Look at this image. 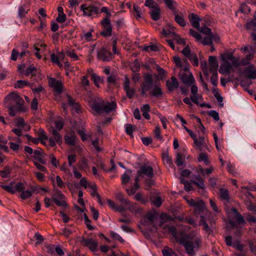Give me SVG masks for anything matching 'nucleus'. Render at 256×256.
Returning <instances> with one entry per match:
<instances>
[{
  "mask_svg": "<svg viewBox=\"0 0 256 256\" xmlns=\"http://www.w3.org/2000/svg\"><path fill=\"white\" fill-rule=\"evenodd\" d=\"M194 140L200 150L202 151L204 148H206L204 138L203 136H200L198 138L196 137Z\"/></svg>",
  "mask_w": 256,
  "mask_h": 256,
  "instance_id": "nucleus-23",
  "label": "nucleus"
},
{
  "mask_svg": "<svg viewBox=\"0 0 256 256\" xmlns=\"http://www.w3.org/2000/svg\"><path fill=\"white\" fill-rule=\"evenodd\" d=\"M200 32L204 34L208 35V36H212V32L211 30L206 27V26H202L200 28Z\"/></svg>",
  "mask_w": 256,
  "mask_h": 256,
  "instance_id": "nucleus-53",
  "label": "nucleus"
},
{
  "mask_svg": "<svg viewBox=\"0 0 256 256\" xmlns=\"http://www.w3.org/2000/svg\"><path fill=\"white\" fill-rule=\"evenodd\" d=\"M45 155L44 153L41 150H36L34 152V158L38 161V162L45 164L46 162L44 158V156Z\"/></svg>",
  "mask_w": 256,
  "mask_h": 256,
  "instance_id": "nucleus-19",
  "label": "nucleus"
},
{
  "mask_svg": "<svg viewBox=\"0 0 256 256\" xmlns=\"http://www.w3.org/2000/svg\"><path fill=\"white\" fill-rule=\"evenodd\" d=\"M177 242L180 244L182 245L185 248L186 252L189 255H193L194 248H198L201 246V238L200 237H196L194 241L187 240L186 236H182L180 239H177Z\"/></svg>",
  "mask_w": 256,
  "mask_h": 256,
  "instance_id": "nucleus-3",
  "label": "nucleus"
},
{
  "mask_svg": "<svg viewBox=\"0 0 256 256\" xmlns=\"http://www.w3.org/2000/svg\"><path fill=\"white\" fill-rule=\"evenodd\" d=\"M137 174L141 178L144 176L148 178H152L154 176V170L152 166L146 164L142 166L137 172Z\"/></svg>",
  "mask_w": 256,
  "mask_h": 256,
  "instance_id": "nucleus-10",
  "label": "nucleus"
},
{
  "mask_svg": "<svg viewBox=\"0 0 256 256\" xmlns=\"http://www.w3.org/2000/svg\"><path fill=\"white\" fill-rule=\"evenodd\" d=\"M88 188L90 189V194L92 196H95L96 197V194H98L97 192V187L96 184H88Z\"/></svg>",
  "mask_w": 256,
  "mask_h": 256,
  "instance_id": "nucleus-47",
  "label": "nucleus"
},
{
  "mask_svg": "<svg viewBox=\"0 0 256 256\" xmlns=\"http://www.w3.org/2000/svg\"><path fill=\"white\" fill-rule=\"evenodd\" d=\"M182 53L186 57L194 66L198 65V60L195 53L192 52L188 46H186L182 50Z\"/></svg>",
  "mask_w": 256,
  "mask_h": 256,
  "instance_id": "nucleus-7",
  "label": "nucleus"
},
{
  "mask_svg": "<svg viewBox=\"0 0 256 256\" xmlns=\"http://www.w3.org/2000/svg\"><path fill=\"white\" fill-rule=\"evenodd\" d=\"M232 212V218L234 220H230V224L232 227L236 226V224H244L246 223L244 218L238 212L236 208L231 209Z\"/></svg>",
  "mask_w": 256,
  "mask_h": 256,
  "instance_id": "nucleus-6",
  "label": "nucleus"
},
{
  "mask_svg": "<svg viewBox=\"0 0 256 256\" xmlns=\"http://www.w3.org/2000/svg\"><path fill=\"white\" fill-rule=\"evenodd\" d=\"M184 160L185 156H184L180 152L177 153L175 161V162L177 166H182Z\"/></svg>",
  "mask_w": 256,
  "mask_h": 256,
  "instance_id": "nucleus-37",
  "label": "nucleus"
},
{
  "mask_svg": "<svg viewBox=\"0 0 256 256\" xmlns=\"http://www.w3.org/2000/svg\"><path fill=\"white\" fill-rule=\"evenodd\" d=\"M64 140L66 142L72 146H74L76 144V137L74 131H71L64 136Z\"/></svg>",
  "mask_w": 256,
  "mask_h": 256,
  "instance_id": "nucleus-17",
  "label": "nucleus"
},
{
  "mask_svg": "<svg viewBox=\"0 0 256 256\" xmlns=\"http://www.w3.org/2000/svg\"><path fill=\"white\" fill-rule=\"evenodd\" d=\"M139 188H140V186H136V185L134 184V185L133 186H131L129 188H127L126 190L129 196H132L135 194L136 190H138Z\"/></svg>",
  "mask_w": 256,
  "mask_h": 256,
  "instance_id": "nucleus-52",
  "label": "nucleus"
},
{
  "mask_svg": "<svg viewBox=\"0 0 256 256\" xmlns=\"http://www.w3.org/2000/svg\"><path fill=\"white\" fill-rule=\"evenodd\" d=\"M182 82L186 84L191 85L194 82V79L192 74L187 75L184 74L182 76Z\"/></svg>",
  "mask_w": 256,
  "mask_h": 256,
  "instance_id": "nucleus-28",
  "label": "nucleus"
},
{
  "mask_svg": "<svg viewBox=\"0 0 256 256\" xmlns=\"http://www.w3.org/2000/svg\"><path fill=\"white\" fill-rule=\"evenodd\" d=\"M172 14L174 15V20L177 24L182 27L186 26V22L182 14H178L176 11L173 12Z\"/></svg>",
  "mask_w": 256,
  "mask_h": 256,
  "instance_id": "nucleus-25",
  "label": "nucleus"
},
{
  "mask_svg": "<svg viewBox=\"0 0 256 256\" xmlns=\"http://www.w3.org/2000/svg\"><path fill=\"white\" fill-rule=\"evenodd\" d=\"M161 132L160 130V126H158L155 128V130H154V134L155 137L160 140H163V137L160 134Z\"/></svg>",
  "mask_w": 256,
  "mask_h": 256,
  "instance_id": "nucleus-58",
  "label": "nucleus"
},
{
  "mask_svg": "<svg viewBox=\"0 0 256 256\" xmlns=\"http://www.w3.org/2000/svg\"><path fill=\"white\" fill-rule=\"evenodd\" d=\"M200 224L204 226V229L208 234H210L212 232V229L208 226L204 220V216H202V219L200 220Z\"/></svg>",
  "mask_w": 256,
  "mask_h": 256,
  "instance_id": "nucleus-39",
  "label": "nucleus"
},
{
  "mask_svg": "<svg viewBox=\"0 0 256 256\" xmlns=\"http://www.w3.org/2000/svg\"><path fill=\"white\" fill-rule=\"evenodd\" d=\"M198 160V162H204L206 165H208L210 164L208 155L204 152H202L199 154Z\"/></svg>",
  "mask_w": 256,
  "mask_h": 256,
  "instance_id": "nucleus-40",
  "label": "nucleus"
},
{
  "mask_svg": "<svg viewBox=\"0 0 256 256\" xmlns=\"http://www.w3.org/2000/svg\"><path fill=\"white\" fill-rule=\"evenodd\" d=\"M66 54L69 57H70V58H72V59H73V60H78V56L76 54V52H74V50H67L66 52Z\"/></svg>",
  "mask_w": 256,
  "mask_h": 256,
  "instance_id": "nucleus-60",
  "label": "nucleus"
},
{
  "mask_svg": "<svg viewBox=\"0 0 256 256\" xmlns=\"http://www.w3.org/2000/svg\"><path fill=\"white\" fill-rule=\"evenodd\" d=\"M232 68V66L230 62H224L220 66L219 72L222 74H228Z\"/></svg>",
  "mask_w": 256,
  "mask_h": 256,
  "instance_id": "nucleus-20",
  "label": "nucleus"
},
{
  "mask_svg": "<svg viewBox=\"0 0 256 256\" xmlns=\"http://www.w3.org/2000/svg\"><path fill=\"white\" fill-rule=\"evenodd\" d=\"M64 126V123L62 120H57L54 122V130H56V131L60 130Z\"/></svg>",
  "mask_w": 256,
  "mask_h": 256,
  "instance_id": "nucleus-54",
  "label": "nucleus"
},
{
  "mask_svg": "<svg viewBox=\"0 0 256 256\" xmlns=\"http://www.w3.org/2000/svg\"><path fill=\"white\" fill-rule=\"evenodd\" d=\"M162 160L165 164H168L171 168H174L172 158L169 156L168 152H166L162 155Z\"/></svg>",
  "mask_w": 256,
  "mask_h": 256,
  "instance_id": "nucleus-34",
  "label": "nucleus"
},
{
  "mask_svg": "<svg viewBox=\"0 0 256 256\" xmlns=\"http://www.w3.org/2000/svg\"><path fill=\"white\" fill-rule=\"evenodd\" d=\"M110 233L111 237L114 240H118L121 243L124 242V240L118 233H116L113 231H110Z\"/></svg>",
  "mask_w": 256,
  "mask_h": 256,
  "instance_id": "nucleus-45",
  "label": "nucleus"
},
{
  "mask_svg": "<svg viewBox=\"0 0 256 256\" xmlns=\"http://www.w3.org/2000/svg\"><path fill=\"white\" fill-rule=\"evenodd\" d=\"M37 68L36 66H34L33 64L30 65L28 67L26 68L24 72V74L26 76H29L30 75L35 76L37 72Z\"/></svg>",
  "mask_w": 256,
  "mask_h": 256,
  "instance_id": "nucleus-33",
  "label": "nucleus"
},
{
  "mask_svg": "<svg viewBox=\"0 0 256 256\" xmlns=\"http://www.w3.org/2000/svg\"><path fill=\"white\" fill-rule=\"evenodd\" d=\"M116 106V104L114 102L106 104L100 98L94 100L91 104L92 109L97 114H101L104 112L108 113L114 110Z\"/></svg>",
  "mask_w": 256,
  "mask_h": 256,
  "instance_id": "nucleus-2",
  "label": "nucleus"
},
{
  "mask_svg": "<svg viewBox=\"0 0 256 256\" xmlns=\"http://www.w3.org/2000/svg\"><path fill=\"white\" fill-rule=\"evenodd\" d=\"M164 2L166 6L172 10V12L176 11V8L174 6V4L176 2L172 0H164Z\"/></svg>",
  "mask_w": 256,
  "mask_h": 256,
  "instance_id": "nucleus-42",
  "label": "nucleus"
},
{
  "mask_svg": "<svg viewBox=\"0 0 256 256\" xmlns=\"http://www.w3.org/2000/svg\"><path fill=\"white\" fill-rule=\"evenodd\" d=\"M90 85V82L88 80V74L86 76H82L80 80V86L82 88L83 90L88 92L89 90Z\"/></svg>",
  "mask_w": 256,
  "mask_h": 256,
  "instance_id": "nucleus-26",
  "label": "nucleus"
},
{
  "mask_svg": "<svg viewBox=\"0 0 256 256\" xmlns=\"http://www.w3.org/2000/svg\"><path fill=\"white\" fill-rule=\"evenodd\" d=\"M131 70L134 72H138L140 71V64L137 60H135L133 62Z\"/></svg>",
  "mask_w": 256,
  "mask_h": 256,
  "instance_id": "nucleus-43",
  "label": "nucleus"
},
{
  "mask_svg": "<svg viewBox=\"0 0 256 256\" xmlns=\"http://www.w3.org/2000/svg\"><path fill=\"white\" fill-rule=\"evenodd\" d=\"M160 8L158 6H156L151 9L150 14L152 18L155 21L158 20L160 18Z\"/></svg>",
  "mask_w": 256,
  "mask_h": 256,
  "instance_id": "nucleus-24",
  "label": "nucleus"
},
{
  "mask_svg": "<svg viewBox=\"0 0 256 256\" xmlns=\"http://www.w3.org/2000/svg\"><path fill=\"white\" fill-rule=\"evenodd\" d=\"M188 18L192 26L198 30H200V22L202 20L201 18L194 13H192L189 15Z\"/></svg>",
  "mask_w": 256,
  "mask_h": 256,
  "instance_id": "nucleus-16",
  "label": "nucleus"
},
{
  "mask_svg": "<svg viewBox=\"0 0 256 256\" xmlns=\"http://www.w3.org/2000/svg\"><path fill=\"white\" fill-rule=\"evenodd\" d=\"M214 168L212 166H210L208 168L204 170L200 165L198 166L197 172L200 173L203 176H205L210 175L214 171Z\"/></svg>",
  "mask_w": 256,
  "mask_h": 256,
  "instance_id": "nucleus-27",
  "label": "nucleus"
},
{
  "mask_svg": "<svg viewBox=\"0 0 256 256\" xmlns=\"http://www.w3.org/2000/svg\"><path fill=\"white\" fill-rule=\"evenodd\" d=\"M227 170L228 172L233 176H236L237 173L234 168V165L232 164L230 162H228L227 164Z\"/></svg>",
  "mask_w": 256,
  "mask_h": 256,
  "instance_id": "nucleus-46",
  "label": "nucleus"
},
{
  "mask_svg": "<svg viewBox=\"0 0 256 256\" xmlns=\"http://www.w3.org/2000/svg\"><path fill=\"white\" fill-rule=\"evenodd\" d=\"M243 74L244 76L248 78H256V70L254 68V66L252 64L245 68Z\"/></svg>",
  "mask_w": 256,
  "mask_h": 256,
  "instance_id": "nucleus-14",
  "label": "nucleus"
},
{
  "mask_svg": "<svg viewBox=\"0 0 256 256\" xmlns=\"http://www.w3.org/2000/svg\"><path fill=\"white\" fill-rule=\"evenodd\" d=\"M208 62L210 66V72L216 71L218 68V62L216 58L214 56H210L208 58Z\"/></svg>",
  "mask_w": 256,
  "mask_h": 256,
  "instance_id": "nucleus-22",
  "label": "nucleus"
},
{
  "mask_svg": "<svg viewBox=\"0 0 256 256\" xmlns=\"http://www.w3.org/2000/svg\"><path fill=\"white\" fill-rule=\"evenodd\" d=\"M212 72L213 74L210 77V82L214 86H216L218 83V74L216 71L213 72Z\"/></svg>",
  "mask_w": 256,
  "mask_h": 256,
  "instance_id": "nucleus-44",
  "label": "nucleus"
},
{
  "mask_svg": "<svg viewBox=\"0 0 256 256\" xmlns=\"http://www.w3.org/2000/svg\"><path fill=\"white\" fill-rule=\"evenodd\" d=\"M68 102V104L71 106L73 108L75 109L76 112L78 113L80 108L79 105L77 102H76L74 100L70 95H67Z\"/></svg>",
  "mask_w": 256,
  "mask_h": 256,
  "instance_id": "nucleus-31",
  "label": "nucleus"
},
{
  "mask_svg": "<svg viewBox=\"0 0 256 256\" xmlns=\"http://www.w3.org/2000/svg\"><path fill=\"white\" fill-rule=\"evenodd\" d=\"M112 56L110 51L104 48H102L97 54L98 58L104 62L110 61Z\"/></svg>",
  "mask_w": 256,
  "mask_h": 256,
  "instance_id": "nucleus-12",
  "label": "nucleus"
},
{
  "mask_svg": "<svg viewBox=\"0 0 256 256\" xmlns=\"http://www.w3.org/2000/svg\"><path fill=\"white\" fill-rule=\"evenodd\" d=\"M144 6L150 8H152V9L154 8H155L156 6H158L156 2H154L153 0H146L144 3Z\"/></svg>",
  "mask_w": 256,
  "mask_h": 256,
  "instance_id": "nucleus-59",
  "label": "nucleus"
},
{
  "mask_svg": "<svg viewBox=\"0 0 256 256\" xmlns=\"http://www.w3.org/2000/svg\"><path fill=\"white\" fill-rule=\"evenodd\" d=\"M84 223L88 230H92L94 229V227L90 224V220L88 218V216L86 214H84Z\"/></svg>",
  "mask_w": 256,
  "mask_h": 256,
  "instance_id": "nucleus-57",
  "label": "nucleus"
},
{
  "mask_svg": "<svg viewBox=\"0 0 256 256\" xmlns=\"http://www.w3.org/2000/svg\"><path fill=\"white\" fill-rule=\"evenodd\" d=\"M246 28L248 30H256V22L254 21L248 22L246 24Z\"/></svg>",
  "mask_w": 256,
  "mask_h": 256,
  "instance_id": "nucleus-64",
  "label": "nucleus"
},
{
  "mask_svg": "<svg viewBox=\"0 0 256 256\" xmlns=\"http://www.w3.org/2000/svg\"><path fill=\"white\" fill-rule=\"evenodd\" d=\"M193 180L192 182L196 185L198 188L204 189L205 185L204 180L199 175H193L192 176Z\"/></svg>",
  "mask_w": 256,
  "mask_h": 256,
  "instance_id": "nucleus-21",
  "label": "nucleus"
},
{
  "mask_svg": "<svg viewBox=\"0 0 256 256\" xmlns=\"http://www.w3.org/2000/svg\"><path fill=\"white\" fill-rule=\"evenodd\" d=\"M48 84L57 93L60 94L62 92V84L60 80H57L54 78H50L48 80Z\"/></svg>",
  "mask_w": 256,
  "mask_h": 256,
  "instance_id": "nucleus-13",
  "label": "nucleus"
},
{
  "mask_svg": "<svg viewBox=\"0 0 256 256\" xmlns=\"http://www.w3.org/2000/svg\"><path fill=\"white\" fill-rule=\"evenodd\" d=\"M118 80V78L115 75H110L107 78V82L110 84H114L116 83V81Z\"/></svg>",
  "mask_w": 256,
  "mask_h": 256,
  "instance_id": "nucleus-63",
  "label": "nucleus"
},
{
  "mask_svg": "<svg viewBox=\"0 0 256 256\" xmlns=\"http://www.w3.org/2000/svg\"><path fill=\"white\" fill-rule=\"evenodd\" d=\"M68 165L70 166H72V168L73 164L76 162V157L75 154H71L68 156Z\"/></svg>",
  "mask_w": 256,
  "mask_h": 256,
  "instance_id": "nucleus-51",
  "label": "nucleus"
},
{
  "mask_svg": "<svg viewBox=\"0 0 256 256\" xmlns=\"http://www.w3.org/2000/svg\"><path fill=\"white\" fill-rule=\"evenodd\" d=\"M82 242L84 246L88 247L92 252L98 250V241L97 240L92 238H82Z\"/></svg>",
  "mask_w": 256,
  "mask_h": 256,
  "instance_id": "nucleus-11",
  "label": "nucleus"
},
{
  "mask_svg": "<svg viewBox=\"0 0 256 256\" xmlns=\"http://www.w3.org/2000/svg\"><path fill=\"white\" fill-rule=\"evenodd\" d=\"M29 82L28 81L24 80H18L15 84V88H22L25 86H28Z\"/></svg>",
  "mask_w": 256,
  "mask_h": 256,
  "instance_id": "nucleus-49",
  "label": "nucleus"
},
{
  "mask_svg": "<svg viewBox=\"0 0 256 256\" xmlns=\"http://www.w3.org/2000/svg\"><path fill=\"white\" fill-rule=\"evenodd\" d=\"M100 24L104 28V30L100 32V34L104 36H108L112 35V27L110 20L106 18L101 21Z\"/></svg>",
  "mask_w": 256,
  "mask_h": 256,
  "instance_id": "nucleus-8",
  "label": "nucleus"
},
{
  "mask_svg": "<svg viewBox=\"0 0 256 256\" xmlns=\"http://www.w3.org/2000/svg\"><path fill=\"white\" fill-rule=\"evenodd\" d=\"M143 78L144 81L140 86L142 96H146L148 92L152 97L159 98L162 95V88L160 85L154 84L153 78L150 74H145Z\"/></svg>",
  "mask_w": 256,
  "mask_h": 256,
  "instance_id": "nucleus-1",
  "label": "nucleus"
},
{
  "mask_svg": "<svg viewBox=\"0 0 256 256\" xmlns=\"http://www.w3.org/2000/svg\"><path fill=\"white\" fill-rule=\"evenodd\" d=\"M166 86L170 92H173L179 87V82L176 78L173 76L170 78V80L166 82Z\"/></svg>",
  "mask_w": 256,
  "mask_h": 256,
  "instance_id": "nucleus-15",
  "label": "nucleus"
},
{
  "mask_svg": "<svg viewBox=\"0 0 256 256\" xmlns=\"http://www.w3.org/2000/svg\"><path fill=\"white\" fill-rule=\"evenodd\" d=\"M168 232L172 234V235L175 238L176 240L180 239L177 236V230L175 226H171L168 228Z\"/></svg>",
  "mask_w": 256,
  "mask_h": 256,
  "instance_id": "nucleus-56",
  "label": "nucleus"
},
{
  "mask_svg": "<svg viewBox=\"0 0 256 256\" xmlns=\"http://www.w3.org/2000/svg\"><path fill=\"white\" fill-rule=\"evenodd\" d=\"M6 98L13 100L17 105L16 106L18 111H24L22 107L24 101L16 93L11 92L7 96Z\"/></svg>",
  "mask_w": 256,
  "mask_h": 256,
  "instance_id": "nucleus-9",
  "label": "nucleus"
},
{
  "mask_svg": "<svg viewBox=\"0 0 256 256\" xmlns=\"http://www.w3.org/2000/svg\"><path fill=\"white\" fill-rule=\"evenodd\" d=\"M50 132L53 135L54 138H52L56 142V143L58 144H60L62 142V138L60 134L54 130V127H51V128L50 130Z\"/></svg>",
  "mask_w": 256,
  "mask_h": 256,
  "instance_id": "nucleus-29",
  "label": "nucleus"
},
{
  "mask_svg": "<svg viewBox=\"0 0 256 256\" xmlns=\"http://www.w3.org/2000/svg\"><path fill=\"white\" fill-rule=\"evenodd\" d=\"M134 126L132 124H126V132L129 135L132 136L134 132Z\"/></svg>",
  "mask_w": 256,
  "mask_h": 256,
  "instance_id": "nucleus-61",
  "label": "nucleus"
},
{
  "mask_svg": "<svg viewBox=\"0 0 256 256\" xmlns=\"http://www.w3.org/2000/svg\"><path fill=\"white\" fill-rule=\"evenodd\" d=\"M124 90L125 91L126 96L129 98H133L135 92H136V90L134 88H127L126 89H124Z\"/></svg>",
  "mask_w": 256,
  "mask_h": 256,
  "instance_id": "nucleus-48",
  "label": "nucleus"
},
{
  "mask_svg": "<svg viewBox=\"0 0 256 256\" xmlns=\"http://www.w3.org/2000/svg\"><path fill=\"white\" fill-rule=\"evenodd\" d=\"M8 142V140L2 135H0V148L7 150L8 147L6 144Z\"/></svg>",
  "mask_w": 256,
  "mask_h": 256,
  "instance_id": "nucleus-50",
  "label": "nucleus"
},
{
  "mask_svg": "<svg viewBox=\"0 0 256 256\" xmlns=\"http://www.w3.org/2000/svg\"><path fill=\"white\" fill-rule=\"evenodd\" d=\"M188 204L194 208V214L196 216H200V219L204 216L203 214L206 210V206L202 200H194L190 198L186 200Z\"/></svg>",
  "mask_w": 256,
  "mask_h": 256,
  "instance_id": "nucleus-4",
  "label": "nucleus"
},
{
  "mask_svg": "<svg viewBox=\"0 0 256 256\" xmlns=\"http://www.w3.org/2000/svg\"><path fill=\"white\" fill-rule=\"evenodd\" d=\"M36 190V187L32 188V190H24L21 192L20 197L21 198H22L23 200H26V198H30V196H32L34 192Z\"/></svg>",
  "mask_w": 256,
  "mask_h": 256,
  "instance_id": "nucleus-32",
  "label": "nucleus"
},
{
  "mask_svg": "<svg viewBox=\"0 0 256 256\" xmlns=\"http://www.w3.org/2000/svg\"><path fill=\"white\" fill-rule=\"evenodd\" d=\"M116 198L120 202L125 206H128V208L130 210H132V208L134 206V204H132L129 200L126 198L122 192H118L116 195Z\"/></svg>",
  "mask_w": 256,
  "mask_h": 256,
  "instance_id": "nucleus-18",
  "label": "nucleus"
},
{
  "mask_svg": "<svg viewBox=\"0 0 256 256\" xmlns=\"http://www.w3.org/2000/svg\"><path fill=\"white\" fill-rule=\"evenodd\" d=\"M14 184V182H11L10 185H1L0 186L6 192H10L11 194H14L16 192V190L14 189V187L13 186Z\"/></svg>",
  "mask_w": 256,
  "mask_h": 256,
  "instance_id": "nucleus-41",
  "label": "nucleus"
},
{
  "mask_svg": "<svg viewBox=\"0 0 256 256\" xmlns=\"http://www.w3.org/2000/svg\"><path fill=\"white\" fill-rule=\"evenodd\" d=\"M92 32H94V30H91V32H84L82 34L80 35V38L84 42H90L92 40Z\"/></svg>",
  "mask_w": 256,
  "mask_h": 256,
  "instance_id": "nucleus-35",
  "label": "nucleus"
},
{
  "mask_svg": "<svg viewBox=\"0 0 256 256\" xmlns=\"http://www.w3.org/2000/svg\"><path fill=\"white\" fill-rule=\"evenodd\" d=\"M220 196L222 200L228 202H229V192L228 190L224 188H220Z\"/></svg>",
  "mask_w": 256,
  "mask_h": 256,
  "instance_id": "nucleus-36",
  "label": "nucleus"
},
{
  "mask_svg": "<svg viewBox=\"0 0 256 256\" xmlns=\"http://www.w3.org/2000/svg\"><path fill=\"white\" fill-rule=\"evenodd\" d=\"M54 193L52 196V200H63L64 196L60 190L54 188Z\"/></svg>",
  "mask_w": 256,
  "mask_h": 256,
  "instance_id": "nucleus-38",
  "label": "nucleus"
},
{
  "mask_svg": "<svg viewBox=\"0 0 256 256\" xmlns=\"http://www.w3.org/2000/svg\"><path fill=\"white\" fill-rule=\"evenodd\" d=\"M80 9L83 12L84 16H90L99 12V8L92 4H83L81 5Z\"/></svg>",
  "mask_w": 256,
  "mask_h": 256,
  "instance_id": "nucleus-5",
  "label": "nucleus"
},
{
  "mask_svg": "<svg viewBox=\"0 0 256 256\" xmlns=\"http://www.w3.org/2000/svg\"><path fill=\"white\" fill-rule=\"evenodd\" d=\"M174 252L171 248H164L162 250L164 256H172Z\"/></svg>",
  "mask_w": 256,
  "mask_h": 256,
  "instance_id": "nucleus-62",
  "label": "nucleus"
},
{
  "mask_svg": "<svg viewBox=\"0 0 256 256\" xmlns=\"http://www.w3.org/2000/svg\"><path fill=\"white\" fill-rule=\"evenodd\" d=\"M92 80L93 81L94 84L97 88H100V84H103L104 79L103 77H100L97 74H92Z\"/></svg>",
  "mask_w": 256,
  "mask_h": 256,
  "instance_id": "nucleus-30",
  "label": "nucleus"
},
{
  "mask_svg": "<svg viewBox=\"0 0 256 256\" xmlns=\"http://www.w3.org/2000/svg\"><path fill=\"white\" fill-rule=\"evenodd\" d=\"M190 34L198 40H200L202 39L201 35L198 32L192 29L190 30Z\"/></svg>",
  "mask_w": 256,
  "mask_h": 256,
  "instance_id": "nucleus-55",
  "label": "nucleus"
}]
</instances>
